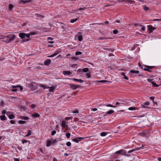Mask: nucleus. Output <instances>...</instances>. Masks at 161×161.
Wrapping results in <instances>:
<instances>
[{"mask_svg":"<svg viewBox=\"0 0 161 161\" xmlns=\"http://www.w3.org/2000/svg\"><path fill=\"white\" fill-rule=\"evenodd\" d=\"M40 86H42V87H43L44 89H45L46 88H47V87H46L44 85H40Z\"/></svg>","mask_w":161,"mask_h":161,"instance_id":"13d9d810","label":"nucleus"},{"mask_svg":"<svg viewBox=\"0 0 161 161\" xmlns=\"http://www.w3.org/2000/svg\"><path fill=\"white\" fill-rule=\"evenodd\" d=\"M27 140H23L22 141V143L24 144V143H26L27 142Z\"/></svg>","mask_w":161,"mask_h":161,"instance_id":"c03bdc74","label":"nucleus"},{"mask_svg":"<svg viewBox=\"0 0 161 161\" xmlns=\"http://www.w3.org/2000/svg\"><path fill=\"white\" fill-rule=\"evenodd\" d=\"M115 153L117 154H121L122 155H124L126 156H128L129 155L126 154L125 151L124 150L121 149L116 151Z\"/></svg>","mask_w":161,"mask_h":161,"instance_id":"7ed1b4c3","label":"nucleus"},{"mask_svg":"<svg viewBox=\"0 0 161 161\" xmlns=\"http://www.w3.org/2000/svg\"><path fill=\"white\" fill-rule=\"evenodd\" d=\"M30 87H31L32 90H35L37 89V87L36 86H34L33 84H31L30 85Z\"/></svg>","mask_w":161,"mask_h":161,"instance_id":"b1692460","label":"nucleus"},{"mask_svg":"<svg viewBox=\"0 0 161 161\" xmlns=\"http://www.w3.org/2000/svg\"><path fill=\"white\" fill-rule=\"evenodd\" d=\"M146 132H142L139 133V134L142 136H145L146 135Z\"/></svg>","mask_w":161,"mask_h":161,"instance_id":"aec40b11","label":"nucleus"},{"mask_svg":"<svg viewBox=\"0 0 161 161\" xmlns=\"http://www.w3.org/2000/svg\"><path fill=\"white\" fill-rule=\"evenodd\" d=\"M145 30V26H143L141 28V30L142 31H144Z\"/></svg>","mask_w":161,"mask_h":161,"instance_id":"bf43d9fd","label":"nucleus"},{"mask_svg":"<svg viewBox=\"0 0 161 161\" xmlns=\"http://www.w3.org/2000/svg\"><path fill=\"white\" fill-rule=\"evenodd\" d=\"M149 98L150 100L153 101L154 98V97H150Z\"/></svg>","mask_w":161,"mask_h":161,"instance_id":"680f3d73","label":"nucleus"},{"mask_svg":"<svg viewBox=\"0 0 161 161\" xmlns=\"http://www.w3.org/2000/svg\"><path fill=\"white\" fill-rule=\"evenodd\" d=\"M26 33H21L19 34V36L21 39H24L25 37Z\"/></svg>","mask_w":161,"mask_h":161,"instance_id":"9b49d317","label":"nucleus"},{"mask_svg":"<svg viewBox=\"0 0 161 161\" xmlns=\"http://www.w3.org/2000/svg\"><path fill=\"white\" fill-rule=\"evenodd\" d=\"M108 132H102L101 133L100 135L102 136H105L108 134Z\"/></svg>","mask_w":161,"mask_h":161,"instance_id":"412c9836","label":"nucleus"},{"mask_svg":"<svg viewBox=\"0 0 161 161\" xmlns=\"http://www.w3.org/2000/svg\"><path fill=\"white\" fill-rule=\"evenodd\" d=\"M73 112L75 114H77L79 113V111L77 110H74Z\"/></svg>","mask_w":161,"mask_h":161,"instance_id":"6e6d98bb","label":"nucleus"},{"mask_svg":"<svg viewBox=\"0 0 161 161\" xmlns=\"http://www.w3.org/2000/svg\"><path fill=\"white\" fill-rule=\"evenodd\" d=\"M6 111L5 110H3L2 111V113L3 114H6Z\"/></svg>","mask_w":161,"mask_h":161,"instance_id":"09e8293b","label":"nucleus"},{"mask_svg":"<svg viewBox=\"0 0 161 161\" xmlns=\"http://www.w3.org/2000/svg\"><path fill=\"white\" fill-rule=\"evenodd\" d=\"M32 116L34 118L39 117L40 115L38 113H34L32 115Z\"/></svg>","mask_w":161,"mask_h":161,"instance_id":"2eb2a0df","label":"nucleus"},{"mask_svg":"<svg viewBox=\"0 0 161 161\" xmlns=\"http://www.w3.org/2000/svg\"><path fill=\"white\" fill-rule=\"evenodd\" d=\"M144 104L145 105H149L150 104V103L148 102H145L144 103Z\"/></svg>","mask_w":161,"mask_h":161,"instance_id":"37998d69","label":"nucleus"},{"mask_svg":"<svg viewBox=\"0 0 161 161\" xmlns=\"http://www.w3.org/2000/svg\"><path fill=\"white\" fill-rule=\"evenodd\" d=\"M51 142H52V141L51 140H49V141H48L47 142L46 146L47 147L51 145Z\"/></svg>","mask_w":161,"mask_h":161,"instance_id":"393cba45","label":"nucleus"},{"mask_svg":"<svg viewBox=\"0 0 161 161\" xmlns=\"http://www.w3.org/2000/svg\"><path fill=\"white\" fill-rule=\"evenodd\" d=\"M122 101H120V102H116L115 104L116 105H117V106H113L112 105H111L110 104H101L99 106L98 108L100 109H102V107L103 106H104L105 105H106L107 107H113V108H116L117 107L119 106V105H121V104L123 103L121 102Z\"/></svg>","mask_w":161,"mask_h":161,"instance_id":"f257e3e1","label":"nucleus"},{"mask_svg":"<svg viewBox=\"0 0 161 161\" xmlns=\"http://www.w3.org/2000/svg\"><path fill=\"white\" fill-rule=\"evenodd\" d=\"M14 116L13 114H11L8 116V118L10 119H12L14 118Z\"/></svg>","mask_w":161,"mask_h":161,"instance_id":"a878e982","label":"nucleus"},{"mask_svg":"<svg viewBox=\"0 0 161 161\" xmlns=\"http://www.w3.org/2000/svg\"><path fill=\"white\" fill-rule=\"evenodd\" d=\"M30 35L31 34H26L25 36L27 38H29L30 37Z\"/></svg>","mask_w":161,"mask_h":161,"instance_id":"a18cd8bd","label":"nucleus"},{"mask_svg":"<svg viewBox=\"0 0 161 161\" xmlns=\"http://www.w3.org/2000/svg\"><path fill=\"white\" fill-rule=\"evenodd\" d=\"M105 50H108L109 51H111V52H114V49H110L109 48H105L104 49Z\"/></svg>","mask_w":161,"mask_h":161,"instance_id":"c9c22d12","label":"nucleus"},{"mask_svg":"<svg viewBox=\"0 0 161 161\" xmlns=\"http://www.w3.org/2000/svg\"><path fill=\"white\" fill-rule=\"evenodd\" d=\"M68 79H70V80H72L75 81H77V82H79L80 83H82V82H83L84 81L83 80H82L81 79H76V78H69Z\"/></svg>","mask_w":161,"mask_h":161,"instance_id":"f8f14e48","label":"nucleus"},{"mask_svg":"<svg viewBox=\"0 0 161 161\" xmlns=\"http://www.w3.org/2000/svg\"><path fill=\"white\" fill-rule=\"evenodd\" d=\"M35 15L36 17H39L40 16V14H35Z\"/></svg>","mask_w":161,"mask_h":161,"instance_id":"052dcab7","label":"nucleus"},{"mask_svg":"<svg viewBox=\"0 0 161 161\" xmlns=\"http://www.w3.org/2000/svg\"><path fill=\"white\" fill-rule=\"evenodd\" d=\"M110 39V38H103V37H98L97 39V40H103V39Z\"/></svg>","mask_w":161,"mask_h":161,"instance_id":"e433bc0d","label":"nucleus"},{"mask_svg":"<svg viewBox=\"0 0 161 161\" xmlns=\"http://www.w3.org/2000/svg\"><path fill=\"white\" fill-rule=\"evenodd\" d=\"M0 118L1 120H6V116L4 115H2L0 116Z\"/></svg>","mask_w":161,"mask_h":161,"instance_id":"a211bd4d","label":"nucleus"},{"mask_svg":"<svg viewBox=\"0 0 161 161\" xmlns=\"http://www.w3.org/2000/svg\"><path fill=\"white\" fill-rule=\"evenodd\" d=\"M23 118L24 120H27L29 119V118L26 116H24Z\"/></svg>","mask_w":161,"mask_h":161,"instance_id":"864d4df0","label":"nucleus"},{"mask_svg":"<svg viewBox=\"0 0 161 161\" xmlns=\"http://www.w3.org/2000/svg\"><path fill=\"white\" fill-rule=\"evenodd\" d=\"M147 27H148V30L150 31V33L152 32L156 28L151 25H148Z\"/></svg>","mask_w":161,"mask_h":161,"instance_id":"39448f33","label":"nucleus"},{"mask_svg":"<svg viewBox=\"0 0 161 161\" xmlns=\"http://www.w3.org/2000/svg\"><path fill=\"white\" fill-rule=\"evenodd\" d=\"M69 85L70 86V88L72 89L73 90H74L76 89L75 87V85L69 84Z\"/></svg>","mask_w":161,"mask_h":161,"instance_id":"4468645a","label":"nucleus"},{"mask_svg":"<svg viewBox=\"0 0 161 161\" xmlns=\"http://www.w3.org/2000/svg\"><path fill=\"white\" fill-rule=\"evenodd\" d=\"M58 53V52H56L54 53H53L50 55L48 56V57L51 58V57H53L56 56V55H57Z\"/></svg>","mask_w":161,"mask_h":161,"instance_id":"f3484780","label":"nucleus"},{"mask_svg":"<svg viewBox=\"0 0 161 161\" xmlns=\"http://www.w3.org/2000/svg\"><path fill=\"white\" fill-rule=\"evenodd\" d=\"M31 0H20L19 1V3H22L24 4L25 3H31Z\"/></svg>","mask_w":161,"mask_h":161,"instance_id":"0eeeda50","label":"nucleus"},{"mask_svg":"<svg viewBox=\"0 0 161 161\" xmlns=\"http://www.w3.org/2000/svg\"><path fill=\"white\" fill-rule=\"evenodd\" d=\"M83 39L82 38V35L79 36L78 37V40L80 42H81L82 41Z\"/></svg>","mask_w":161,"mask_h":161,"instance_id":"cd10ccee","label":"nucleus"},{"mask_svg":"<svg viewBox=\"0 0 161 161\" xmlns=\"http://www.w3.org/2000/svg\"><path fill=\"white\" fill-rule=\"evenodd\" d=\"M77 20V19H71L70 21V22L71 23H73L75 22Z\"/></svg>","mask_w":161,"mask_h":161,"instance_id":"473e14b6","label":"nucleus"},{"mask_svg":"<svg viewBox=\"0 0 161 161\" xmlns=\"http://www.w3.org/2000/svg\"><path fill=\"white\" fill-rule=\"evenodd\" d=\"M143 8L145 11H147L149 9V8L146 6H143Z\"/></svg>","mask_w":161,"mask_h":161,"instance_id":"f704fd0d","label":"nucleus"},{"mask_svg":"<svg viewBox=\"0 0 161 161\" xmlns=\"http://www.w3.org/2000/svg\"><path fill=\"white\" fill-rule=\"evenodd\" d=\"M128 109L130 110H136L135 107H130L128 108Z\"/></svg>","mask_w":161,"mask_h":161,"instance_id":"7c9ffc66","label":"nucleus"},{"mask_svg":"<svg viewBox=\"0 0 161 161\" xmlns=\"http://www.w3.org/2000/svg\"><path fill=\"white\" fill-rule=\"evenodd\" d=\"M89 69L88 68H85L82 69V71L84 72H87L88 71Z\"/></svg>","mask_w":161,"mask_h":161,"instance_id":"5701e85b","label":"nucleus"},{"mask_svg":"<svg viewBox=\"0 0 161 161\" xmlns=\"http://www.w3.org/2000/svg\"><path fill=\"white\" fill-rule=\"evenodd\" d=\"M82 54V53L80 51H77L75 53V55H80Z\"/></svg>","mask_w":161,"mask_h":161,"instance_id":"72a5a7b5","label":"nucleus"},{"mask_svg":"<svg viewBox=\"0 0 161 161\" xmlns=\"http://www.w3.org/2000/svg\"><path fill=\"white\" fill-rule=\"evenodd\" d=\"M14 161H19V159L17 158H14Z\"/></svg>","mask_w":161,"mask_h":161,"instance_id":"774afa93","label":"nucleus"},{"mask_svg":"<svg viewBox=\"0 0 161 161\" xmlns=\"http://www.w3.org/2000/svg\"><path fill=\"white\" fill-rule=\"evenodd\" d=\"M138 65L142 69H143V66H142V65H141V64L140 63H138Z\"/></svg>","mask_w":161,"mask_h":161,"instance_id":"3c124183","label":"nucleus"},{"mask_svg":"<svg viewBox=\"0 0 161 161\" xmlns=\"http://www.w3.org/2000/svg\"><path fill=\"white\" fill-rule=\"evenodd\" d=\"M66 145L68 146H70L71 145V143L70 142H68L66 143Z\"/></svg>","mask_w":161,"mask_h":161,"instance_id":"a19ab883","label":"nucleus"},{"mask_svg":"<svg viewBox=\"0 0 161 161\" xmlns=\"http://www.w3.org/2000/svg\"><path fill=\"white\" fill-rule=\"evenodd\" d=\"M30 34H31V35H36V32H30Z\"/></svg>","mask_w":161,"mask_h":161,"instance_id":"0e129e2a","label":"nucleus"},{"mask_svg":"<svg viewBox=\"0 0 161 161\" xmlns=\"http://www.w3.org/2000/svg\"><path fill=\"white\" fill-rule=\"evenodd\" d=\"M70 134L69 133H67L66 134V137L67 138H69L70 136Z\"/></svg>","mask_w":161,"mask_h":161,"instance_id":"2f4dec72","label":"nucleus"},{"mask_svg":"<svg viewBox=\"0 0 161 161\" xmlns=\"http://www.w3.org/2000/svg\"><path fill=\"white\" fill-rule=\"evenodd\" d=\"M15 36L14 35H13L8 40L7 43H8L11 42V41H13L14 40L15 38Z\"/></svg>","mask_w":161,"mask_h":161,"instance_id":"1a4fd4ad","label":"nucleus"},{"mask_svg":"<svg viewBox=\"0 0 161 161\" xmlns=\"http://www.w3.org/2000/svg\"><path fill=\"white\" fill-rule=\"evenodd\" d=\"M61 125L62 127H65V124L64 122H63L61 124Z\"/></svg>","mask_w":161,"mask_h":161,"instance_id":"8fccbe9b","label":"nucleus"},{"mask_svg":"<svg viewBox=\"0 0 161 161\" xmlns=\"http://www.w3.org/2000/svg\"><path fill=\"white\" fill-rule=\"evenodd\" d=\"M75 87H76V89L77 88H80V86L79 85H75Z\"/></svg>","mask_w":161,"mask_h":161,"instance_id":"338daca9","label":"nucleus"},{"mask_svg":"<svg viewBox=\"0 0 161 161\" xmlns=\"http://www.w3.org/2000/svg\"><path fill=\"white\" fill-rule=\"evenodd\" d=\"M31 107L32 108H34L35 107V105L34 104H32L31 105Z\"/></svg>","mask_w":161,"mask_h":161,"instance_id":"69168bd1","label":"nucleus"},{"mask_svg":"<svg viewBox=\"0 0 161 161\" xmlns=\"http://www.w3.org/2000/svg\"><path fill=\"white\" fill-rule=\"evenodd\" d=\"M50 88L49 91L50 92H53L55 89V88L54 86H52L50 87H48L47 88V89Z\"/></svg>","mask_w":161,"mask_h":161,"instance_id":"dca6fc26","label":"nucleus"},{"mask_svg":"<svg viewBox=\"0 0 161 161\" xmlns=\"http://www.w3.org/2000/svg\"><path fill=\"white\" fill-rule=\"evenodd\" d=\"M130 72L132 73H138L139 72L138 70L135 71L133 70H130Z\"/></svg>","mask_w":161,"mask_h":161,"instance_id":"4be33fe9","label":"nucleus"},{"mask_svg":"<svg viewBox=\"0 0 161 161\" xmlns=\"http://www.w3.org/2000/svg\"><path fill=\"white\" fill-rule=\"evenodd\" d=\"M118 32V31L116 30H115L113 31V33L114 34H116Z\"/></svg>","mask_w":161,"mask_h":161,"instance_id":"79ce46f5","label":"nucleus"},{"mask_svg":"<svg viewBox=\"0 0 161 161\" xmlns=\"http://www.w3.org/2000/svg\"><path fill=\"white\" fill-rule=\"evenodd\" d=\"M12 87L13 89H12L11 90V91L12 92H17L18 91V89H17L16 88H18V87L20 88V91H21L23 89V87L19 85H17V86L13 85L12 86Z\"/></svg>","mask_w":161,"mask_h":161,"instance_id":"f03ea898","label":"nucleus"},{"mask_svg":"<svg viewBox=\"0 0 161 161\" xmlns=\"http://www.w3.org/2000/svg\"><path fill=\"white\" fill-rule=\"evenodd\" d=\"M12 36V35H9L6 36V38H10Z\"/></svg>","mask_w":161,"mask_h":161,"instance_id":"e2e57ef3","label":"nucleus"},{"mask_svg":"<svg viewBox=\"0 0 161 161\" xmlns=\"http://www.w3.org/2000/svg\"><path fill=\"white\" fill-rule=\"evenodd\" d=\"M121 75L124 76V79H126V80H128V78L125 75V73H124V72H122L121 73Z\"/></svg>","mask_w":161,"mask_h":161,"instance_id":"6ab92c4d","label":"nucleus"},{"mask_svg":"<svg viewBox=\"0 0 161 161\" xmlns=\"http://www.w3.org/2000/svg\"><path fill=\"white\" fill-rule=\"evenodd\" d=\"M84 139V138L79 137L75 138H74L72 139V141L73 142H76V143H78L80 141L82 140H83Z\"/></svg>","mask_w":161,"mask_h":161,"instance_id":"423d86ee","label":"nucleus"},{"mask_svg":"<svg viewBox=\"0 0 161 161\" xmlns=\"http://www.w3.org/2000/svg\"><path fill=\"white\" fill-rule=\"evenodd\" d=\"M0 105L1 106H4V102L3 101H2L0 103Z\"/></svg>","mask_w":161,"mask_h":161,"instance_id":"de8ad7c7","label":"nucleus"},{"mask_svg":"<svg viewBox=\"0 0 161 161\" xmlns=\"http://www.w3.org/2000/svg\"><path fill=\"white\" fill-rule=\"evenodd\" d=\"M114 113V110H110L109 111H108L107 113H106L108 114H111Z\"/></svg>","mask_w":161,"mask_h":161,"instance_id":"bb28decb","label":"nucleus"},{"mask_svg":"<svg viewBox=\"0 0 161 161\" xmlns=\"http://www.w3.org/2000/svg\"><path fill=\"white\" fill-rule=\"evenodd\" d=\"M147 81L149 82H151V83L152 84L153 86L155 87H158L159 86V85L153 81H152V80L150 79H147Z\"/></svg>","mask_w":161,"mask_h":161,"instance_id":"6e6552de","label":"nucleus"},{"mask_svg":"<svg viewBox=\"0 0 161 161\" xmlns=\"http://www.w3.org/2000/svg\"><path fill=\"white\" fill-rule=\"evenodd\" d=\"M63 74L64 75H70L72 74V72L69 71H63Z\"/></svg>","mask_w":161,"mask_h":161,"instance_id":"ddd939ff","label":"nucleus"},{"mask_svg":"<svg viewBox=\"0 0 161 161\" xmlns=\"http://www.w3.org/2000/svg\"><path fill=\"white\" fill-rule=\"evenodd\" d=\"M56 131L55 130H53L52 131L51 135L53 136L56 134Z\"/></svg>","mask_w":161,"mask_h":161,"instance_id":"58836bf2","label":"nucleus"},{"mask_svg":"<svg viewBox=\"0 0 161 161\" xmlns=\"http://www.w3.org/2000/svg\"><path fill=\"white\" fill-rule=\"evenodd\" d=\"M86 75L87 76V78H89L91 76L90 73L89 72L86 73Z\"/></svg>","mask_w":161,"mask_h":161,"instance_id":"4c0bfd02","label":"nucleus"},{"mask_svg":"<svg viewBox=\"0 0 161 161\" xmlns=\"http://www.w3.org/2000/svg\"><path fill=\"white\" fill-rule=\"evenodd\" d=\"M19 123L20 124H23L25 123V121L19 120Z\"/></svg>","mask_w":161,"mask_h":161,"instance_id":"ea45409f","label":"nucleus"},{"mask_svg":"<svg viewBox=\"0 0 161 161\" xmlns=\"http://www.w3.org/2000/svg\"><path fill=\"white\" fill-rule=\"evenodd\" d=\"M13 7H14V6L12 4H10L9 5V7H8L9 9L10 10H12V8H13Z\"/></svg>","mask_w":161,"mask_h":161,"instance_id":"c756f323","label":"nucleus"},{"mask_svg":"<svg viewBox=\"0 0 161 161\" xmlns=\"http://www.w3.org/2000/svg\"><path fill=\"white\" fill-rule=\"evenodd\" d=\"M100 82H103V83H105L107 82V80H101L100 81H99Z\"/></svg>","mask_w":161,"mask_h":161,"instance_id":"4d7b16f0","label":"nucleus"},{"mask_svg":"<svg viewBox=\"0 0 161 161\" xmlns=\"http://www.w3.org/2000/svg\"><path fill=\"white\" fill-rule=\"evenodd\" d=\"M30 39H23L22 40V42H24L26 41H29Z\"/></svg>","mask_w":161,"mask_h":161,"instance_id":"5fc2aeb1","label":"nucleus"},{"mask_svg":"<svg viewBox=\"0 0 161 161\" xmlns=\"http://www.w3.org/2000/svg\"><path fill=\"white\" fill-rule=\"evenodd\" d=\"M87 8H86V7H84L83 8H79L78 9L79 10H84V9H86Z\"/></svg>","mask_w":161,"mask_h":161,"instance_id":"603ef678","label":"nucleus"},{"mask_svg":"<svg viewBox=\"0 0 161 161\" xmlns=\"http://www.w3.org/2000/svg\"><path fill=\"white\" fill-rule=\"evenodd\" d=\"M51 60L50 59H47L45 61L44 64L45 65H48L51 63Z\"/></svg>","mask_w":161,"mask_h":161,"instance_id":"9d476101","label":"nucleus"},{"mask_svg":"<svg viewBox=\"0 0 161 161\" xmlns=\"http://www.w3.org/2000/svg\"><path fill=\"white\" fill-rule=\"evenodd\" d=\"M10 123L12 124H14L15 123V121L13 120H11L10 121Z\"/></svg>","mask_w":161,"mask_h":161,"instance_id":"49530a36","label":"nucleus"},{"mask_svg":"<svg viewBox=\"0 0 161 161\" xmlns=\"http://www.w3.org/2000/svg\"><path fill=\"white\" fill-rule=\"evenodd\" d=\"M31 130H28V133L26 135V136L28 137L29 136L31 135Z\"/></svg>","mask_w":161,"mask_h":161,"instance_id":"c85d7f7f","label":"nucleus"},{"mask_svg":"<svg viewBox=\"0 0 161 161\" xmlns=\"http://www.w3.org/2000/svg\"><path fill=\"white\" fill-rule=\"evenodd\" d=\"M145 67L144 69H143V70L145 71H147L149 72H151V71L150 69H152L154 67L153 66H145Z\"/></svg>","mask_w":161,"mask_h":161,"instance_id":"20e7f679","label":"nucleus"}]
</instances>
